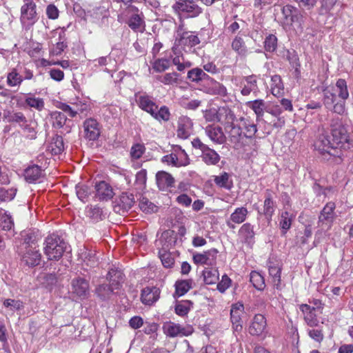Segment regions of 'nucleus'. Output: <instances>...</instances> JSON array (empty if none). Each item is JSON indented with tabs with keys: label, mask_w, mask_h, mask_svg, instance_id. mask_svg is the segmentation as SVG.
Here are the masks:
<instances>
[{
	"label": "nucleus",
	"mask_w": 353,
	"mask_h": 353,
	"mask_svg": "<svg viewBox=\"0 0 353 353\" xmlns=\"http://www.w3.org/2000/svg\"><path fill=\"white\" fill-rule=\"evenodd\" d=\"M67 248V243L58 234L48 235L44 243V254L49 260H59Z\"/></svg>",
	"instance_id": "1"
},
{
	"label": "nucleus",
	"mask_w": 353,
	"mask_h": 353,
	"mask_svg": "<svg viewBox=\"0 0 353 353\" xmlns=\"http://www.w3.org/2000/svg\"><path fill=\"white\" fill-rule=\"evenodd\" d=\"M314 146L326 161H330L332 158L341 157V150L338 149L337 145L332 144V141L330 139L326 132H322L319 135Z\"/></svg>",
	"instance_id": "2"
},
{
	"label": "nucleus",
	"mask_w": 353,
	"mask_h": 353,
	"mask_svg": "<svg viewBox=\"0 0 353 353\" xmlns=\"http://www.w3.org/2000/svg\"><path fill=\"white\" fill-rule=\"evenodd\" d=\"M323 103L325 107L338 114H342L345 112V103L343 100L336 101V95L334 87H326L323 90Z\"/></svg>",
	"instance_id": "3"
},
{
	"label": "nucleus",
	"mask_w": 353,
	"mask_h": 353,
	"mask_svg": "<svg viewBox=\"0 0 353 353\" xmlns=\"http://www.w3.org/2000/svg\"><path fill=\"white\" fill-rule=\"evenodd\" d=\"M330 128L332 135V144L337 145V148L341 147L343 144L347 141V130L342 123L341 119L339 117L332 119L330 121Z\"/></svg>",
	"instance_id": "4"
},
{
	"label": "nucleus",
	"mask_w": 353,
	"mask_h": 353,
	"mask_svg": "<svg viewBox=\"0 0 353 353\" xmlns=\"http://www.w3.org/2000/svg\"><path fill=\"white\" fill-rule=\"evenodd\" d=\"M20 20L22 24L33 25L37 20L36 4L33 0H23Z\"/></svg>",
	"instance_id": "5"
},
{
	"label": "nucleus",
	"mask_w": 353,
	"mask_h": 353,
	"mask_svg": "<svg viewBox=\"0 0 353 353\" xmlns=\"http://www.w3.org/2000/svg\"><path fill=\"white\" fill-rule=\"evenodd\" d=\"M200 43V39L198 35L192 31H189L183 33L181 38H176L174 46L172 47V51L174 54H176L178 47H181L183 50L186 48H191Z\"/></svg>",
	"instance_id": "6"
},
{
	"label": "nucleus",
	"mask_w": 353,
	"mask_h": 353,
	"mask_svg": "<svg viewBox=\"0 0 353 353\" xmlns=\"http://www.w3.org/2000/svg\"><path fill=\"white\" fill-rule=\"evenodd\" d=\"M164 334L169 337L188 336L192 334L193 328L190 325L183 327L172 322H167L163 325Z\"/></svg>",
	"instance_id": "7"
},
{
	"label": "nucleus",
	"mask_w": 353,
	"mask_h": 353,
	"mask_svg": "<svg viewBox=\"0 0 353 353\" xmlns=\"http://www.w3.org/2000/svg\"><path fill=\"white\" fill-rule=\"evenodd\" d=\"M174 8L188 17H196L202 12V8L199 5V2L190 0H179Z\"/></svg>",
	"instance_id": "8"
},
{
	"label": "nucleus",
	"mask_w": 353,
	"mask_h": 353,
	"mask_svg": "<svg viewBox=\"0 0 353 353\" xmlns=\"http://www.w3.org/2000/svg\"><path fill=\"white\" fill-rule=\"evenodd\" d=\"M225 130L228 135L229 141L234 145V149L238 150L243 147L245 135L239 124L228 125Z\"/></svg>",
	"instance_id": "9"
},
{
	"label": "nucleus",
	"mask_w": 353,
	"mask_h": 353,
	"mask_svg": "<svg viewBox=\"0 0 353 353\" xmlns=\"http://www.w3.org/2000/svg\"><path fill=\"white\" fill-rule=\"evenodd\" d=\"M267 320L264 315L256 314L250 324L248 331L252 336H259L266 332Z\"/></svg>",
	"instance_id": "10"
},
{
	"label": "nucleus",
	"mask_w": 353,
	"mask_h": 353,
	"mask_svg": "<svg viewBox=\"0 0 353 353\" xmlns=\"http://www.w3.org/2000/svg\"><path fill=\"white\" fill-rule=\"evenodd\" d=\"M19 253L21 256L22 261L28 266H36L41 261V255L38 248H19Z\"/></svg>",
	"instance_id": "11"
},
{
	"label": "nucleus",
	"mask_w": 353,
	"mask_h": 353,
	"mask_svg": "<svg viewBox=\"0 0 353 353\" xmlns=\"http://www.w3.org/2000/svg\"><path fill=\"white\" fill-rule=\"evenodd\" d=\"M218 250L215 248L208 250L203 253L193 254V261L195 264L208 265L213 266L216 265Z\"/></svg>",
	"instance_id": "12"
},
{
	"label": "nucleus",
	"mask_w": 353,
	"mask_h": 353,
	"mask_svg": "<svg viewBox=\"0 0 353 353\" xmlns=\"http://www.w3.org/2000/svg\"><path fill=\"white\" fill-rule=\"evenodd\" d=\"M193 131V122L187 116H181L177 121L176 135L182 139H188Z\"/></svg>",
	"instance_id": "13"
},
{
	"label": "nucleus",
	"mask_w": 353,
	"mask_h": 353,
	"mask_svg": "<svg viewBox=\"0 0 353 353\" xmlns=\"http://www.w3.org/2000/svg\"><path fill=\"white\" fill-rule=\"evenodd\" d=\"M71 292L80 299L89 294V283L83 278L77 277L72 280Z\"/></svg>",
	"instance_id": "14"
},
{
	"label": "nucleus",
	"mask_w": 353,
	"mask_h": 353,
	"mask_svg": "<svg viewBox=\"0 0 353 353\" xmlns=\"http://www.w3.org/2000/svg\"><path fill=\"white\" fill-rule=\"evenodd\" d=\"M3 119L6 122L17 123L23 129L30 130L28 124V119L23 112L6 110L3 112Z\"/></svg>",
	"instance_id": "15"
},
{
	"label": "nucleus",
	"mask_w": 353,
	"mask_h": 353,
	"mask_svg": "<svg viewBox=\"0 0 353 353\" xmlns=\"http://www.w3.org/2000/svg\"><path fill=\"white\" fill-rule=\"evenodd\" d=\"M136 101L139 107L148 112L151 116L154 114V110L158 109V105L153 101L152 97L145 93H137Z\"/></svg>",
	"instance_id": "16"
},
{
	"label": "nucleus",
	"mask_w": 353,
	"mask_h": 353,
	"mask_svg": "<svg viewBox=\"0 0 353 353\" xmlns=\"http://www.w3.org/2000/svg\"><path fill=\"white\" fill-rule=\"evenodd\" d=\"M336 205L333 202L327 203L319 216V223L325 225L327 228H330L332 223L335 219L334 210Z\"/></svg>",
	"instance_id": "17"
},
{
	"label": "nucleus",
	"mask_w": 353,
	"mask_h": 353,
	"mask_svg": "<svg viewBox=\"0 0 353 353\" xmlns=\"http://www.w3.org/2000/svg\"><path fill=\"white\" fill-rule=\"evenodd\" d=\"M276 208V202L274 201L271 191L267 190L265 194V200L262 212L258 211L259 214H263L265 216L268 222H270L272 217L275 212Z\"/></svg>",
	"instance_id": "18"
},
{
	"label": "nucleus",
	"mask_w": 353,
	"mask_h": 353,
	"mask_svg": "<svg viewBox=\"0 0 353 353\" xmlns=\"http://www.w3.org/2000/svg\"><path fill=\"white\" fill-rule=\"evenodd\" d=\"M84 137L90 141H94L100 135V129L98 122L93 119H86L83 122Z\"/></svg>",
	"instance_id": "19"
},
{
	"label": "nucleus",
	"mask_w": 353,
	"mask_h": 353,
	"mask_svg": "<svg viewBox=\"0 0 353 353\" xmlns=\"http://www.w3.org/2000/svg\"><path fill=\"white\" fill-rule=\"evenodd\" d=\"M134 12L128 21V25L134 31H142L144 29L145 22L143 14L139 12L137 8L132 6L130 8Z\"/></svg>",
	"instance_id": "20"
},
{
	"label": "nucleus",
	"mask_w": 353,
	"mask_h": 353,
	"mask_svg": "<svg viewBox=\"0 0 353 353\" xmlns=\"http://www.w3.org/2000/svg\"><path fill=\"white\" fill-rule=\"evenodd\" d=\"M107 279L113 288L119 290L125 281V276L120 268L112 266L108 270Z\"/></svg>",
	"instance_id": "21"
},
{
	"label": "nucleus",
	"mask_w": 353,
	"mask_h": 353,
	"mask_svg": "<svg viewBox=\"0 0 353 353\" xmlns=\"http://www.w3.org/2000/svg\"><path fill=\"white\" fill-rule=\"evenodd\" d=\"M96 197L100 201H108L114 195L112 186L105 181H100L95 185Z\"/></svg>",
	"instance_id": "22"
},
{
	"label": "nucleus",
	"mask_w": 353,
	"mask_h": 353,
	"mask_svg": "<svg viewBox=\"0 0 353 353\" xmlns=\"http://www.w3.org/2000/svg\"><path fill=\"white\" fill-rule=\"evenodd\" d=\"M157 185L160 190H166L174 185L175 180L174 177L165 171H159L156 174Z\"/></svg>",
	"instance_id": "23"
},
{
	"label": "nucleus",
	"mask_w": 353,
	"mask_h": 353,
	"mask_svg": "<svg viewBox=\"0 0 353 353\" xmlns=\"http://www.w3.org/2000/svg\"><path fill=\"white\" fill-rule=\"evenodd\" d=\"M242 88L241 93L243 96H248L251 92H256L258 90L257 77L256 75L245 77L241 81Z\"/></svg>",
	"instance_id": "24"
},
{
	"label": "nucleus",
	"mask_w": 353,
	"mask_h": 353,
	"mask_svg": "<svg viewBox=\"0 0 353 353\" xmlns=\"http://www.w3.org/2000/svg\"><path fill=\"white\" fill-rule=\"evenodd\" d=\"M160 294V290L157 287H146L141 291V299L143 304L151 305L156 302Z\"/></svg>",
	"instance_id": "25"
},
{
	"label": "nucleus",
	"mask_w": 353,
	"mask_h": 353,
	"mask_svg": "<svg viewBox=\"0 0 353 353\" xmlns=\"http://www.w3.org/2000/svg\"><path fill=\"white\" fill-rule=\"evenodd\" d=\"M300 310L304 314V320L310 327H316L319 325V320L316 314V309L307 304L300 305Z\"/></svg>",
	"instance_id": "26"
},
{
	"label": "nucleus",
	"mask_w": 353,
	"mask_h": 353,
	"mask_svg": "<svg viewBox=\"0 0 353 353\" xmlns=\"http://www.w3.org/2000/svg\"><path fill=\"white\" fill-rule=\"evenodd\" d=\"M247 106L254 111L256 114L257 121L263 120L265 112H267V103L263 99H256L254 101H248Z\"/></svg>",
	"instance_id": "27"
},
{
	"label": "nucleus",
	"mask_w": 353,
	"mask_h": 353,
	"mask_svg": "<svg viewBox=\"0 0 353 353\" xmlns=\"http://www.w3.org/2000/svg\"><path fill=\"white\" fill-rule=\"evenodd\" d=\"M239 236L244 243L248 245L253 243L255 236L254 226L250 223H244L239 230Z\"/></svg>",
	"instance_id": "28"
},
{
	"label": "nucleus",
	"mask_w": 353,
	"mask_h": 353,
	"mask_svg": "<svg viewBox=\"0 0 353 353\" xmlns=\"http://www.w3.org/2000/svg\"><path fill=\"white\" fill-rule=\"evenodd\" d=\"M24 236V241L19 248L23 249L24 248H38V241L41 239V234L39 231H28L26 233Z\"/></svg>",
	"instance_id": "29"
},
{
	"label": "nucleus",
	"mask_w": 353,
	"mask_h": 353,
	"mask_svg": "<svg viewBox=\"0 0 353 353\" xmlns=\"http://www.w3.org/2000/svg\"><path fill=\"white\" fill-rule=\"evenodd\" d=\"M248 211L246 208L241 207L235 209L234 212L230 215V221H227V225L232 229H234L235 226L232 222L237 224L242 223L247 217Z\"/></svg>",
	"instance_id": "30"
},
{
	"label": "nucleus",
	"mask_w": 353,
	"mask_h": 353,
	"mask_svg": "<svg viewBox=\"0 0 353 353\" xmlns=\"http://www.w3.org/2000/svg\"><path fill=\"white\" fill-rule=\"evenodd\" d=\"M205 133L213 142L218 144L223 143L226 139L221 128L218 126H207L205 128Z\"/></svg>",
	"instance_id": "31"
},
{
	"label": "nucleus",
	"mask_w": 353,
	"mask_h": 353,
	"mask_svg": "<svg viewBox=\"0 0 353 353\" xmlns=\"http://www.w3.org/2000/svg\"><path fill=\"white\" fill-rule=\"evenodd\" d=\"M201 158L202 161L208 165H216L220 161V156L216 152L207 146L201 152Z\"/></svg>",
	"instance_id": "32"
},
{
	"label": "nucleus",
	"mask_w": 353,
	"mask_h": 353,
	"mask_svg": "<svg viewBox=\"0 0 353 353\" xmlns=\"http://www.w3.org/2000/svg\"><path fill=\"white\" fill-rule=\"evenodd\" d=\"M295 218V215L288 211H283L279 216V227L281 230V234H285L290 229L292 223Z\"/></svg>",
	"instance_id": "33"
},
{
	"label": "nucleus",
	"mask_w": 353,
	"mask_h": 353,
	"mask_svg": "<svg viewBox=\"0 0 353 353\" xmlns=\"http://www.w3.org/2000/svg\"><path fill=\"white\" fill-rule=\"evenodd\" d=\"M118 290V289L113 288V285L109 283V285L101 284L98 285L95 292L101 300H108L111 297L112 294H117Z\"/></svg>",
	"instance_id": "34"
},
{
	"label": "nucleus",
	"mask_w": 353,
	"mask_h": 353,
	"mask_svg": "<svg viewBox=\"0 0 353 353\" xmlns=\"http://www.w3.org/2000/svg\"><path fill=\"white\" fill-rule=\"evenodd\" d=\"M42 176V170L38 165L29 166L24 171V177L27 182L34 183Z\"/></svg>",
	"instance_id": "35"
},
{
	"label": "nucleus",
	"mask_w": 353,
	"mask_h": 353,
	"mask_svg": "<svg viewBox=\"0 0 353 353\" xmlns=\"http://www.w3.org/2000/svg\"><path fill=\"white\" fill-rule=\"evenodd\" d=\"M267 112L270 114L272 116L277 118V122L273 123V126L276 128H279L283 126L284 121L281 120L280 115L283 112V109L279 103H272L271 105H267Z\"/></svg>",
	"instance_id": "36"
},
{
	"label": "nucleus",
	"mask_w": 353,
	"mask_h": 353,
	"mask_svg": "<svg viewBox=\"0 0 353 353\" xmlns=\"http://www.w3.org/2000/svg\"><path fill=\"white\" fill-rule=\"evenodd\" d=\"M270 88L271 92L274 96L280 97L283 94L284 85L281 77L279 75L275 74L272 76Z\"/></svg>",
	"instance_id": "37"
},
{
	"label": "nucleus",
	"mask_w": 353,
	"mask_h": 353,
	"mask_svg": "<svg viewBox=\"0 0 353 353\" xmlns=\"http://www.w3.org/2000/svg\"><path fill=\"white\" fill-rule=\"evenodd\" d=\"M187 78L192 82L196 83L203 80H209L210 79V76L199 68H194L189 70Z\"/></svg>",
	"instance_id": "38"
},
{
	"label": "nucleus",
	"mask_w": 353,
	"mask_h": 353,
	"mask_svg": "<svg viewBox=\"0 0 353 353\" xmlns=\"http://www.w3.org/2000/svg\"><path fill=\"white\" fill-rule=\"evenodd\" d=\"M203 281L207 285L216 283L219 279V273L217 269L214 268H205L203 271Z\"/></svg>",
	"instance_id": "39"
},
{
	"label": "nucleus",
	"mask_w": 353,
	"mask_h": 353,
	"mask_svg": "<svg viewBox=\"0 0 353 353\" xmlns=\"http://www.w3.org/2000/svg\"><path fill=\"white\" fill-rule=\"evenodd\" d=\"M194 282L192 279L187 280H179L176 281L175 286V294L177 296H181L187 293L191 288Z\"/></svg>",
	"instance_id": "40"
},
{
	"label": "nucleus",
	"mask_w": 353,
	"mask_h": 353,
	"mask_svg": "<svg viewBox=\"0 0 353 353\" xmlns=\"http://www.w3.org/2000/svg\"><path fill=\"white\" fill-rule=\"evenodd\" d=\"M134 194L129 192H123L118 201V205L122 208L123 211L129 210L134 205Z\"/></svg>",
	"instance_id": "41"
},
{
	"label": "nucleus",
	"mask_w": 353,
	"mask_h": 353,
	"mask_svg": "<svg viewBox=\"0 0 353 353\" xmlns=\"http://www.w3.org/2000/svg\"><path fill=\"white\" fill-rule=\"evenodd\" d=\"M67 46L68 45L65 39V31L62 30L59 33V41L52 46L50 50V54L53 56H59L63 52Z\"/></svg>",
	"instance_id": "42"
},
{
	"label": "nucleus",
	"mask_w": 353,
	"mask_h": 353,
	"mask_svg": "<svg viewBox=\"0 0 353 353\" xmlns=\"http://www.w3.org/2000/svg\"><path fill=\"white\" fill-rule=\"evenodd\" d=\"M214 183L219 188L230 190L233 186L232 179L227 172H223L221 175L215 176L214 179Z\"/></svg>",
	"instance_id": "43"
},
{
	"label": "nucleus",
	"mask_w": 353,
	"mask_h": 353,
	"mask_svg": "<svg viewBox=\"0 0 353 353\" xmlns=\"http://www.w3.org/2000/svg\"><path fill=\"white\" fill-rule=\"evenodd\" d=\"M193 307V303L189 300H182L176 303L174 310L177 315L184 316Z\"/></svg>",
	"instance_id": "44"
},
{
	"label": "nucleus",
	"mask_w": 353,
	"mask_h": 353,
	"mask_svg": "<svg viewBox=\"0 0 353 353\" xmlns=\"http://www.w3.org/2000/svg\"><path fill=\"white\" fill-rule=\"evenodd\" d=\"M49 150L54 155L59 154L64 150V143L61 136L56 135L52 138Z\"/></svg>",
	"instance_id": "45"
},
{
	"label": "nucleus",
	"mask_w": 353,
	"mask_h": 353,
	"mask_svg": "<svg viewBox=\"0 0 353 353\" xmlns=\"http://www.w3.org/2000/svg\"><path fill=\"white\" fill-rule=\"evenodd\" d=\"M334 92H338V96L341 100L345 101L349 97V92L347 90V83L343 79H339L336 81Z\"/></svg>",
	"instance_id": "46"
},
{
	"label": "nucleus",
	"mask_w": 353,
	"mask_h": 353,
	"mask_svg": "<svg viewBox=\"0 0 353 353\" xmlns=\"http://www.w3.org/2000/svg\"><path fill=\"white\" fill-rule=\"evenodd\" d=\"M250 281L258 290H263L265 288L263 276L256 271H252L250 274Z\"/></svg>",
	"instance_id": "47"
},
{
	"label": "nucleus",
	"mask_w": 353,
	"mask_h": 353,
	"mask_svg": "<svg viewBox=\"0 0 353 353\" xmlns=\"http://www.w3.org/2000/svg\"><path fill=\"white\" fill-rule=\"evenodd\" d=\"M282 13L285 19L290 22H295L299 19V10L291 5H286L282 9Z\"/></svg>",
	"instance_id": "48"
},
{
	"label": "nucleus",
	"mask_w": 353,
	"mask_h": 353,
	"mask_svg": "<svg viewBox=\"0 0 353 353\" xmlns=\"http://www.w3.org/2000/svg\"><path fill=\"white\" fill-rule=\"evenodd\" d=\"M179 74L175 72L165 73L164 75H159L156 79L164 85H174L178 83Z\"/></svg>",
	"instance_id": "49"
},
{
	"label": "nucleus",
	"mask_w": 353,
	"mask_h": 353,
	"mask_svg": "<svg viewBox=\"0 0 353 353\" xmlns=\"http://www.w3.org/2000/svg\"><path fill=\"white\" fill-rule=\"evenodd\" d=\"M51 119L52 120V126L55 128H63L66 123L67 118L64 113L55 111L51 113Z\"/></svg>",
	"instance_id": "50"
},
{
	"label": "nucleus",
	"mask_w": 353,
	"mask_h": 353,
	"mask_svg": "<svg viewBox=\"0 0 353 353\" xmlns=\"http://www.w3.org/2000/svg\"><path fill=\"white\" fill-rule=\"evenodd\" d=\"M281 269L278 265L269 266V274L272 277V282L274 285L278 289L281 284Z\"/></svg>",
	"instance_id": "51"
},
{
	"label": "nucleus",
	"mask_w": 353,
	"mask_h": 353,
	"mask_svg": "<svg viewBox=\"0 0 353 353\" xmlns=\"http://www.w3.org/2000/svg\"><path fill=\"white\" fill-rule=\"evenodd\" d=\"M240 120L242 123L243 127L245 130L244 132H243V135H245V138H252L257 132L256 125L250 123L249 121L244 119L243 118H241Z\"/></svg>",
	"instance_id": "52"
},
{
	"label": "nucleus",
	"mask_w": 353,
	"mask_h": 353,
	"mask_svg": "<svg viewBox=\"0 0 353 353\" xmlns=\"http://www.w3.org/2000/svg\"><path fill=\"white\" fill-rule=\"evenodd\" d=\"M75 189L77 197L83 202L87 201L91 194L90 188L85 184H77Z\"/></svg>",
	"instance_id": "53"
},
{
	"label": "nucleus",
	"mask_w": 353,
	"mask_h": 353,
	"mask_svg": "<svg viewBox=\"0 0 353 353\" xmlns=\"http://www.w3.org/2000/svg\"><path fill=\"white\" fill-rule=\"evenodd\" d=\"M145 147L143 143H135L131 147L130 155L132 160L139 159L145 152Z\"/></svg>",
	"instance_id": "54"
},
{
	"label": "nucleus",
	"mask_w": 353,
	"mask_h": 353,
	"mask_svg": "<svg viewBox=\"0 0 353 353\" xmlns=\"http://www.w3.org/2000/svg\"><path fill=\"white\" fill-rule=\"evenodd\" d=\"M86 213L88 216H89L91 219L94 221H99V220H102L105 216L103 214L102 209L98 206H90L88 207Z\"/></svg>",
	"instance_id": "55"
},
{
	"label": "nucleus",
	"mask_w": 353,
	"mask_h": 353,
	"mask_svg": "<svg viewBox=\"0 0 353 353\" xmlns=\"http://www.w3.org/2000/svg\"><path fill=\"white\" fill-rule=\"evenodd\" d=\"M81 257L85 265L90 268H94L97 265V259L91 251H85L81 254Z\"/></svg>",
	"instance_id": "56"
},
{
	"label": "nucleus",
	"mask_w": 353,
	"mask_h": 353,
	"mask_svg": "<svg viewBox=\"0 0 353 353\" xmlns=\"http://www.w3.org/2000/svg\"><path fill=\"white\" fill-rule=\"evenodd\" d=\"M210 79L212 81V86L209 88L210 94L221 96H225L227 94V89L223 84L214 81L212 78Z\"/></svg>",
	"instance_id": "57"
},
{
	"label": "nucleus",
	"mask_w": 353,
	"mask_h": 353,
	"mask_svg": "<svg viewBox=\"0 0 353 353\" xmlns=\"http://www.w3.org/2000/svg\"><path fill=\"white\" fill-rule=\"evenodd\" d=\"M23 81L21 75H20L16 70L13 69L8 74L7 83L9 86L19 85Z\"/></svg>",
	"instance_id": "58"
},
{
	"label": "nucleus",
	"mask_w": 353,
	"mask_h": 353,
	"mask_svg": "<svg viewBox=\"0 0 353 353\" xmlns=\"http://www.w3.org/2000/svg\"><path fill=\"white\" fill-rule=\"evenodd\" d=\"M147 181V171L145 169L141 170L136 174L135 184L137 188L143 190L145 188Z\"/></svg>",
	"instance_id": "59"
},
{
	"label": "nucleus",
	"mask_w": 353,
	"mask_h": 353,
	"mask_svg": "<svg viewBox=\"0 0 353 353\" xmlns=\"http://www.w3.org/2000/svg\"><path fill=\"white\" fill-rule=\"evenodd\" d=\"M26 104L30 108H33L38 111H41L44 108V101L43 99L29 97L26 99Z\"/></svg>",
	"instance_id": "60"
},
{
	"label": "nucleus",
	"mask_w": 353,
	"mask_h": 353,
	"mask_svg": "<svg viewBox=\"0 0 353 353\" xmlns=\"http://www.w3.org/2000/svg\"><path fill=\"white\" fill-rule=\"evenodd\" d=\"M170 66V61L167 59H158L152 65V68L157 72H162L168 70Z\"/></svg>",
	"instance_id": "61"
},
{
	"label": "nucleus",
	"mask_w": 353,
	"mask_h": 353,
	"mask_svg": "<svg viewBox=\"0 0 353 353\" xmlns=\"http://www.w3.org/2000/svg\"><path fill=\"white\" fill-rule=\"evenodd\" d=\"M13 225V221L9 214H7L6 213L0 214V228L2 230L6 231L10 230Z\"/></svg>",
	"instance_id": "62"
},
{
	"label": "nucleus",
	"mask_w": 353,
	"mask_h": 353,
	"mask_svg": "<svg viewBox=\"0 0 353 353\" xmlns=\"http://www.w3.org/2000/svg\"><path fill=\"white\" fill-rule=\"evenodd\" d=\"M277 47V38L274 34L268 35L264 41V48L268 52H274Z\"/></svg>",
	"instance_id": "63"
},
{
	"label": "nucleus",
	"mask_w": 353,
	"mask_h": 353,
	"mask_svg": "<svg viewBox=\"0 0 353 353\" xmlns=\"http://www.w3.org/2000/svg\"><path fill=\"white\" fill-rule=\"evenodd\" d=\"M170 115L169 110L166 106H162L159 110L156 109L154 114H152L154 119L165 121H168L170 119Z\"/></svg>",
	"instance_id": "64"
}]
</instances>
